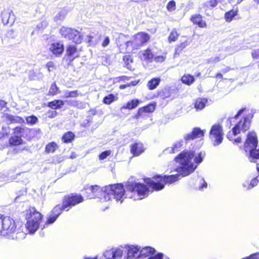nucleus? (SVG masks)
<instances>
[{
    "label": "nucleus",
    "mask_w": 259,
    "mask_h": 259,
    "mask_svg": "<svg viewBox=\"0 0 259 259\" xmlns=\"http://www.w3.org/2000/svg\"><path fill=\"white\" fill-rule=\"evenodd\" d=\"M145 183H132L127 182L125 185L127 196L134 200H142L147 197L153 191L163 189L166 184L170 185L178 181L179 179H144Z\"/></svg>",
    "instance_id": "nucleus-1"
},
{
    "label": "nucleus",
    "mask_w": 259,
    "mask_h": 259,
    "mask_svg": "<svg viewBox=\"0 0 259 259\" xmlns=\"http://www.w3.org/2000/svg\"><path fill=\"white\" fill-rule=\"evenodd\" d=\"M194 153V151L192 150H185L175 158L176 161L181 164V166L176 169V174L170 176L155 175L151 178H178L180 176L184 177L188 176L193 172L198 165L202 161L205 155V152L202 151L198 153L197 155Z\"/></svg>",
    "instance_id": "nucleus-2"
},
{
    "label": "nucleus",
    "mask_w": 259,
    "mask_h": 259,
    "mask_svg": "<svg viewBox=\"0 0 259 259\" xmlns=\"http://www.w3.org/2000/svg\"><path fill=\"white\" fill-rule=\"evenodd\" d=\"M89 199H98L99 201L108 202L112 198L116 201H122L125 194V190L121 183L109 185L101 187L98 185L91 186L87 189Z\"/></svg>",
    "instance_id": "nucleus-3"
},
{
    "label": "nucleus",
    "mask_w": 259,
    "mask_h": 259,
    "mask_svg": "<svg viewBox=\"0 0 259 259\" xmlns=\"http://www.w3.org/2000/svg\"><path fill=\"white\" fill-rule=\"evenodd\" d=\"M244 150L246 153H249L250 161L254 162L259 158V148H257V140L254 132L248 134L244 144Z\"/></svg>",
    "instance_id": "nucleus-4"
},
{
    "label": "nucleus",
    "mask_w": 259,
    "mask_h": 259,
    "mask_svg": "<svg viewBox=\"0 0 259 259\" xmlns=\"http://www.w3.org/2000/svg\"><path fill=\"white\" fill-rule=\"evenodd\" d=\"M42 217L35 208H30L27 211L26 227L30 234H34L38 229Z\"/></svg>",
    "instance_id": "nucleus-5"
},
{
    "label": "nucleus",
    "mask_w": 259,
    "mask_h": 259,
    "mask_svg": "<svg viewBox=\"0 0 259 259\" xmlns=\"http://www.w3.org/2000/svg\"><path fill=\"white\" fill-rule=\"evenodd\" d=\"M16 225L13 219L9 217L0 218V234L8 238H14Z\"/></svg>",
    "instance_id": "nucleus-6"
},
{
    "label": "nucleus",
    "mask_w": 259,
    "mask_h": 259,
    "mask_svg": "<svg viewBox=\"0 0 259 259\" xmlns=\"http://www.w3.org/2000/svg\"><path fill=\"white\" fill-rule=\"evenodd\" d=\"M150 38L149 35L144 32H139L134 35L130 40L125 42L127 51L137 50L146 43Z\"/></svg>",
    "instance_id": "nucleus-7"
},
{
    "label": "nucleus",
    "mask_w": 259,
    "mask_h": 259,
    "mask_svg": "<svg viewBox=\"0 0 259 259\" xmlns=\"http://www.w3.org/2000/svg\"><path fill=\"white\" fill-rule=\"evenodd\" d=\"M253 116V114L251 113L247 114L245 117L240 120L233 128L232 133L229 132L228 133L227 135V138L231 140V136L232 134L235 136L239 133L241 131L245 132L249 129L250 126L251 119L252 118Z\"/></svg>",
    "instance_id": "nucleus-8"
},
{
    "label": "nucleus",
    "mask_w": 259,
    "mask_h": 259,
    "mask_svg": "<svg viewBox=\"0 0 259 259\" xmlns=\"http://www.w3.org/2000/svg\"><path fill=\"white\" fill-rule=\"evenodd\" d=\"M60 33L64 37L72 40L75 44H80L82 40L80 32L75 29L62 27Z\"/></svg>",
    "instance_id": "nucleus-9"
},
{
    "label": "nucleus",
    "mask_w": 259,
    "mask_h": 259,
    "mask_svg": "<svg viewBox=\"0 0 259 259\" xmlns=\"http://www.w3.org/2000/svg\"><path fill=\"white\" fill-rule=\"evenodd\" d=\"M83 200V198L80 195L70 194L64 197L61 206L64 210L68 211L72 206L82 202Z\"/></svg>",
    "instance_id": "nucleus-10"
},
{
    "label": "nucleus",
    "mask_w": 259,
    "mask_h": 259,
    "mask_svg": "<svg viewBox=\"0 0 259 259\" xmlns=\"http://www.w3.org/2000/svg\"><path fill=\"white\" fill-rule=\"evenodd\" d=\"M223 129L220 124H215L213 125L209 132V137L212 141L213 142V145H220L223 139Z\"/></svg>",
    "instance_id": "nucleus-11"
},
{
    "label": "nucleus",
    "mask_w": 259,
    "mask_h": 259,
    "mask_svg": "<svg viewBox=\"0 0 259 259\" xmlns=\"http://www.w3.org/2000/svg\"><path fill=\"white\" fill-rule=\"evenodd\" d=\"M124 251V246H120L118 248H113L106 250L104 253V256L106 259H119Z\"/></svg>",
    "instance_id": "nucleus-12"
},
{
    "label": "nucleus",
    "mask_w": 259,
    "mask_h": 259,
    "mask_svg": "<svg viewBox=\"0 0 259 259\" xmlns=\"http://www.w3.org/2000/svg\"><path fill=\"white\" fill-rule=\"evenodd\" d=\"M64 210L60 205L55 206L52 211L48 214L46 225L53 224L61 214L62 211Z\"/></svg>",
    "instance_id": "nucleus-13"
},
{
    "label": "nucleus",
    "mask_w": 259,
    "mask_h": 259,
    "mask_svg": "<svg viewBox=\"0 0 259 259\" xmlns=\"http://www.w3.org/2000/svg\"><path fill=\"white\" fill-rule=\"evenodd\" d=\"M124 246V251L126 252V258H135L138 259V256L140 252L141 247L138 245H125Z\"/></svg>",
    "instance_id": "nucleus-14"
},
{
    "label": "nucleus",
    "mask_w": 259,
    "mask_h": 259,
    "mask_svg": "<svg viewBox=\"0 0 259 259\" xmlns=\"http://www.w3.org/2000/svg\"><path fill=\"white\" fill-rule=\"evenodd\" d=\"M156 252L155 249L150 246L141 247L138 259H149V257Z\"/></svg>",
    "instance_id": "nucleus-15"
},
{
    "label": "nucleus",
    "mask_w": 259,
    "mask_h": 259,
    "mask_svg": "<svg viewBox=\"0 0 259 259\" xmlns=\"http://www.w3.org/2000/svg\"><path fill=\"white\" fill-rule=\"evenodd\" d=\"M2 20L4 25L12 24L15 20V16L10 10H6L2 13Z\"/></svg>",
    "instance_id": "nucleus-16"
},
{
    "label": "nucleus",
    "mask_w": 259,
    "mask_h": 259,
    "mask_svg": "<svg viewBox=\"0 0 259 259\" xmlns=\"http://www.w3.org/2000/svg\"><path fill=\"white\" fill-rule=\"evenodd\" d=\"M204 136V131L199 127H195L193 128L191 133L185 135L184 139L186 142L190 140H194L195 138H201Z\"/></svg>",
    "instance_id": "nucleus-17"
},
{
    "label": "nucleus",
    "mask_w": 259,
    "mask_h": 259,
    "mask_svg": "<svg viewBox=\"0 0 259 259\" xmlns=\"http://www.w3.org/2000/svg\"><path fill=\"white\" fill-rule=\"evenodd\" d=\"M189 184L192 188L199 190H203L204 188H206L207 186L204 179H191Z\"/></svg>",
    "instance_id": "nucleus-18"
},
{
    "label": "nucleus",
    "mask_w": 259,
    "mask_h": 259,
    "mask_svg": "<svg viewBox=\"0 0 259 259\" xmlns=\"http://www.w3.org/2000/svg\"><path fill=\"white\" fill-rule=\"evenodd\" d=\"M49 49L54 55L58 56L63 53L64 46L63 44L59 42L53 43L51 44Z\"/></svg>",
    "instance_id": "nucleus-19"
},
{
    "label": "nucleus",
    "mask_w": 259,
    "mask_h": 259,
    "mask_svg": "<svg viewBox=\"0 0 259 259\" xmlns=\"http://www.w3.org/2000/svg\"><path fill=\"white\" fill-rule=\"evenodd\" d=\"M155 108V106L153 104H150L147 106L142 107L139 109L136 117L138 118L141 116H143V114L144 113L152 112L154 111Z\"/></svg>",
    "instance_id": "nucleus-20"
},
{
    "label": "nucleus",
    "mask_w": 259,
    "mask_h": 259,
    "mask_svg": "<svg viewBox=\"0 0 259 259\" xmlns=\"http://www.w3.org/2000/svg\"><path fill=\"white\" fill-rule=\"evenodd\" d=\"M131 151L134 156H139L144 151L143 145L141 143H135L132 145Z\"/></svg>",
    "instance_id": "nucleus-21"
},
{
    "label": "nucleus",
    "mask_w": 259,
    "mask_h": 259,
    "mask_svg": "<svg viewBox=\"0 0 259 259\" xmlns=\"http://www.w3.org/2000/svg\"><path fill=\"white\" fill-rule=\"evenodd\" d=\"M66 55L70 59L73 60L74 58L78 57L77 49L74 45H69L66 48Z\"/></svg>",
    "instance_id": "nucleus-22"
},
{
    "label": "nucleus",
    "mask_w": 259,
    "mask_h": 259,
    "mask_svg": "<svg viewBox=\"0 0 259 259\" xmlns=\"http://www.w3.org/2000/svg\"><path fill=\"white\" fill-rule=\"evenodd\" d=\"M258 179H244L242 182V186L244 189H250L257 185Z\"/></svg>",
    "instance_id": "nucleus-23"
},
{
    "label": "nucleus",
    "mask_w": 259,
    "mask_h": 259,
    "mask_svg": "<svg viewBox=\"0 0 259 259\" xmlns=\"http://www.w3.org/2000/svg\"><path fill=\"white\" fill-rule=\"evenodd\" d=\"M191 20L194 24L198 25L200 27L203 28L206 26L205 22L203 21L202 16L200 14L192 16Z\"/></svg>",
    "instance_id": "nucleus-24"
},
{
    "label": "nucleus",
    "mask_w": 259,
    "mask_h": 259,
    "mask_svg": "<svg viewBox=\"0 0 259 259\" xmlns=\"http://www.w3.org/2000/svg\"><path fill=\"white\" fill-rule=\"evenodd\" d=\"M4 116L7 120L9 121L11 123H14V122L19 123H25V120L23 118L19 117V116H13V115H12L11 114H7V113L5 114L4 115Z\"/></svg>",
    "instance_id": "nucleus-25"
},
{
    "label": "nucleus",
    "mask_w": 259,
    "mask_h": 259,
    "mask_svg": "<svg viewBox=\"0 0 259 259\" xmlns=\"http://www.w3.org/2000/svg\"><path fill=\"white\" fill-rule=\"evenodd\" d=\"M64 105V101L61 100H55L48 103V106L53 109H60Z\"/></svg>",
    "instance_id": "nucleus-26"
},
{
    "label": "nucleus",
    "mask_w": 259,
    "mask_h": 259,
    "mask_svg": "<svg viewBox=\"0 0 259 259\" xmlns=\"http://www.w3.org/2000/svg\"><path fill=\"white\" fill-rule=\"evenodd\" d=\"M182 141L176 142L171 148H167L164 150L166 153H173L177 151L183 145Z\"/></svg>",
    "instance_id": "nucleus-27"
},
{
    "label": "nucleus",
    "mask_w": 259,
    "mask_h": 259,
    "mask_svg": "<svg viewBox=\"0 0 259 259\" xmlns=\"http://www.w3.org/2000/svg\"><path fill=\"white\" fill-rule=\"evenodd\" d=\"M139 103V101L137 99L132 100L128 102L125 105L122 106L121 108V110L124 109H128L131 110L137 107Z\"/></svg>",
    "instance_id": "nucleus-28"
},
{
    "label": "nucleus",
    "mask_w": 259,
    "mask_h": 259,
    "mask_svg": "<svg viewBox=\"0 0 259 259\" xmlns=\"http://www.w3.org/2000/svg\"><path fill=\"white\" fill-rule=\"evenodd\" d=\"M207 102V100L205 98L197 99L195 103V108L197 110H202L205 107Z\"/></svg>",
    "instance_id": "nucleus-29"
},
{
    "label": "nucleus",
    "mask_w": 259,
    "mask_h": 259,
    "mask_svg": "<svg viewBox=\"0 0 259 259\" xmlns=\"http://www.w3.org/2000/svg\"><path fill=\"white\" fill-rule=\"evenodd\" d=\"M238 11V9L236 8L226 12L225 15L226 21L231 22L233 18L237 15Z\"/></svg>",
    "instance_id": "nucleus-30"
},
{
    "label": "nucleus",
    "mask_w": 259,
    "mask_h": 259,
    "mask_svg": "<svg viewBox=\"0 0 259 259\" xmlns=\"http://www.w3.org/2000/svg\"><path fill=\"white\" fill-rule=\"evenodd\" d=\"M160 82V79L159 78H153L148 81L147 87L150 90H154L159 84Z\"/></svg>",
    "instance_id": "nucleus-31"
},
{
    "label": "nucleus",
    "mask_w": 259,
    "mask_h": 259,
    "mask_svg": "<svg viewBox=\"0 0 259 259\" xmlns=\"http://www.w3.org/2000/svg\"><path fill=\"white\" fill-rule=\"evenodd\" d=\"M9 143L11 145L18 146L22 143V140L20 137L14 135L10 138Z\"/></svg>",
    "instance_id": "nucleus-32"
},
{
    "label": "nucleus",
    "mask_w": 259,
    "mask_h": 259,
    "mask_svg": "<svg viewBox=\"0 0 259 259\" xmlns=\"http://www.w3.org/2000/svg\"><path fill=\"white\" fill-rule=\"evenodd\" d=\"M118 97L113 94H110L105 96L103 99V102L106 104H110L113 102L117 100Z\"/></svg>",
    "instance_id": "nucleus-33"
},
{
    "label": "nucleus",
    "mask_w": 259,
    "mask_h": 259,
    "mask_svg": "<svg viewBox=\"0 0 259 259\" xmlns=\"http://www.w3.org/2000/svg\"><path fill=\"white\" fill-rule=\"evenodd\" d=\"M74 134L71 132H68L63 136L62 140L64 143H67L71 142L74 139Z\"/></svg>",
    "instance_id": "nucleus-34"
},
{
    "label": "nucleus",
    "mask_w": 259,
    "mask_h": 259,
    "mask_svg": "<svg viewBox=\"0 0 259 259\" xmlns=\"http://www.w3.org/2000/svg\"><path fill=\"white\" fill-rule=\"evenodd\" d=\"M79 94L77 90L73 91H66L64 92V95L63 96V98H75L78 97Z\"/></svg>",
    "instance_id": "nucleus-35"
},
{
    "label": "nucleus",
    "mask_w": 259,
    "mask_h": 259,
    "mask_svg": "<svg viewBox=\"0 0 259 259\" xmlns=\"http://www.w3.org/2000/svg\"><path fill=\"white\" fill-rule=\"evenodd\" d=\"M182 81L186 84L190 85L194 81V78L190 75H184L182 77Z\"/></svg>",
    "instance_id": "nucleus-36"
},
{
    "label": "nucleus",
    "mask_w": 259,
    "mask_h": 259,
    "mask_svg": "<svg viewBox=\"0 0 259 259\" xmlns=\"http://www.w3.org/2000/svg\"><path fill=\"white\" fill-rule=\"evenodd\" d=\"M25 120L26 123L29 125L35 124L38 121L37 117L34 115H31L26 117Z\"/></svg>",
    "instance_id": "nucleus-37"
},
{
    "label": "nucleus",
    "mask_w": 259,
    "mask_h": 259,
    "mask_svg": "<svg viewBox=\"0 0 259 259\" xmlns=\"http://www.w3.org/2000/svg\"><path fill=\"white\" fill-rule=\"evenodd\" d=\"M178 36L179 34L177 30L175 29H173L170 33L168 38L169 42L170 43L172 41H175L177 39Z\"/></svg>",
    "instance_id": "nucleus-38"
},
{
    "label": "nucleus",
    "mask_w": 259,
    "mask_h": 259,
    "mask_svg": "<svg viewBox=\"0 0 259 259\" xmlns=\"http://www.w3.org/2000/svg\"><path fill=\"white\" fill-rule=\"evenodd\" d=\"M218 2V0H210L204 3L203 6L206 8L212 9L217 6Z\"/></svg>",
    "instance_id": "nucleus-39"
},
{
    "label": "nucleus",
    "mask_w": 259,
    "mask_h": 259,
    "mask_svg": "<svg viewBox=\"0 0 259 259\" xmlns=\"http://www.w3.org/2000/svg\"><path fill=\"white\" fill-rule=\"evenodd\" d=\"M57 148V145L54 142H52L46 146V151L47 153L54 152Z\"/></svg>",
    "instance_id": "nucleus-40"
},
{
    "label": "nucleus",
    "mask_w": 259,
    "mask_h": 259,
    "mask_svg": "<svg viewBox=\"0 0 259 259\" xmlns=\"http://www.w3.org/2000/svg\"><path fill=\"white\" fill-rule=\"evenodd\" d=\"M143 54L145 60L151 61L153 58V55L152 53L151 50L149 49H147L146 50L144 51Z\"/></svg>",
    "instance_id": "nucleus-41"
},
{
    "label": "nucleus",
    "mask_w": 259,
    "mask_h": 259,
    "mask_svg": "<svg viewBox=\"0 0 259 259\" xmlns=\"http://www.w3.org/2000/svg\"><path fill=\"white\" fill-rule=\"evenodd\" d=\"M59 93V88L57 87L56 84L54 82L51 86L49 90V94L51 95H55Z\"/></svg>",
    "instance_id": "nucleus-42"
},
{
    "label": "nucleus",
    "mask_w": 259,
    "mask_h": 259,
    "mask_svg": "<svg viewBox=\"0 0 259 259\" xmlns=\"http://www.w3.org/2000/svg\"><path fill=\"white\" fill-rule=\"evenodd\" d=\"M225 58V56H219L212 57L208 59L207 62L209 64L216 63Z\"/></svg>",
    "instance_id": "nucleus-43"
},
{
    "label": "nucleus",
    "mask_w": 259,
    "mask_h": 259,
    "mask_svg": "<svg viewBox=\"0 0 259 259\" xmlns=\"http://www.w3.org/2000/svg\"><path fill=\"white\" fill-rule=\"evenodd\" d=\"M24 131L25 129L23 127L18 126L14 129V134L15 136L20 137V138H21L23 135Z\"/></svg>",
    "instance_id": "nucleus-44"
},
{
    "label": "nucleus",
    "mask_w": 259,
    "mask_h": 259,
    "mask_svg": "<svg viewBox=\"0 0 259 259\" xmlns=\"http://www.w3.org/2000/svg\"><path fill=\"white\" fill-rule=\"evenodd\" d=\"M48 25V22L46 20H42L36 25L37 29L41 30L45 29Z\"/></svg>",
    "instance_id": "nucleus-45"
},
{
    "label": "nucleus",
    "mask_w": 259,
    "mask_h": 259,
    "mask_svg": "<svg viewBox=\"0 0 259 259\" xmlns=\"http://www.w3.org/2000/svg\"><path fill=\"white\" fill-rule=\"evenodd\" d=\"M111 152L110 150H107L102 152L99 155V159L100 160L105 159L111 154Z\"/></svg>",
    "instance_id": "nucleus-46"
},
{
    "label": "nucleus",
    "mask_w": 259,
    "mask_h": 259,
    "mask_svg": "<svg viewBox=\"0 0 259 259\" xmlns=\"http://www.w3.org/2000/svg\"><path fill=\"white\" fill-rule=\"evenodd\" d=\"M123 60L124 61L127 68L129 67L128 65L130 64V63L133 62V60H132L131 56L129 55H125L123 57Z\"/></svg>",
    "instance_id": "nucleus-47"
},
{
    "label": "nucleus",
    "mask_w": 259,
    "mask_h": 259,
    "mask_svg": "<svg viewBox=\"0 0 259 259\" xmlns=\"http://www.w3.org/2000/svg\"><path fill=\"white\" fill-rule=\"evenodd\" d=\"M175 7L176 3L174 1H170L167 5V9L169 11L174 10L175 9Z\"/></svg>",
    "instance_id": "nucleus-48"
},
{
    "label": "nucleus",
    "mask_w": 259,
    "mask_h": 259,
    "mask_svg": "<svg viewBox=\"0 0 259 259\" xmlns=\"http://www.w3.org/2000/svg\"><path fill=\"white\" fill-rule=\"evenodd\" d=\"M187 46V44L185 43H182L180 46H178L175 49V54H179L180 52L184 49Z\"/></svg>",
    "instance_id": "nucleus-49"
},
{
    "label": "nucleus",
    "mask_w": 259,
    "mask_h": 259,
    "mask_svg": "<svg viewBox=\"0 0 259 259\" xmlns=\"http://www.w3.org/2000/svg\"><path fill=\"white\" fill-rule=\"evenodd\" d=\"M46 114L48 117L53 118L57 116V113L56 111L50 110L47 112Z\"/></svg>",
    "instance_id": "nucleus-50"
},
{
    "label": "nucleus",
    "mask_w": 259,
    "mask_h": 259,
    "mask_svg": "<svg viewBox=\"0 0 259 259\" xmlns=\"http://www.w3.org/2000/svg\"><path fill=\"white\" fill-rule=\"evenodd\" d=\"M244 258V259H259V252L252 253L249 256Z\"/></svg>",
    "instance_id": "nucleus-51"
},
{
    "label": "nucleus",
    "mask_w": 259,
    "mask_h": 259,
    "mask_svg": "<svg viewBox=\"0 0 259 259\" xmlns=\"http://www.w3.org/2000/svg\"><path fill=\"white\" fill-rule=\"evenodd\" d=\"M66 14L64 12H61L59 13L55 17L56 20H61L63 19L65 16Z\"/></svg>",
    "instance_id": "nucleus-52"
},
{
    "label": "nucleus",
    "mask_w": 259,
    "mask_h": 259,
    "mask_svg": "<svg viewBox=\"0 0 259 259\" xmlns=\"http://www.w3.org/2000/svg\"><path fill=\"white\" fill-rule=\"evenodd\" d=\"M74 107L79 109H83L85 107V104L79 101H77Z\"/></svg>",
    "instance_id": "nucleus-53"
},
{
    "label": "nucleus",
    "mask_w": 259,
    "mask_h": 259,
    "mask_svg": "<svg viewBox=\"0 0 259 259\" xmlns=\"http://www.w3.org/2000/svg\"><path fill=\"white\" fill-rule=\"evenodd\" d=\"M77 101L75 100H66L64 101V103L66 102L68 105L74 107Z\"/></svg>",
    "instance_id": "nucleus-54"
},
{
    "label": "nucleus",
    "mask_w": 259,
    "mask_h": 259,
    "mask_svg": "<svg viewBox=\"0 0 259 259\" xmlns=\"http://www.w3.org/2000/svg\"><path fill=\"white\" fill-rule=\"evenodd\" d=\"M252 57L254 59H257L259 58V50H256L252 52Z\"/></svg>",
    "instance_id": "nucleus-55"
},
{
    "label": "nucleus",
    "mask_w": 259,
    "mask_h": 259,
    "mask_svg": "<svg viewBox=\"0 0 259 259\" xmlns=\"http://www.w3.org/2000/svg\"><path fill=\"white\" fill-rule=\"evenodd\" d=\"M110 42V39L108 37H106L104 40V41L102 42V46L103 47H107Z\"/></svg>",
    "instance_id": "nucleus-56"
},
{
    "label": "nucleus",
    "mask_w": 259,
    "mask_h": 259,
    "mask_svg": "<svg viewBox=\"0 0 259 259\" xmlns=\"http://www.w3.org/2000/svg\"><path fill=\"white\" fill-rule=\"evenodd\" d=\"M7 103L4 100H0V111H3V109L6 107Z\"/></svg>",
    "instance_id": "nucleus-57"
},
{
    "label": "nucleus",
    "mask_w": 259,
    "mask_h": 259,
    "mask_svg": "<svg viewBox=\"0 0 259 259\" xmlns=\"http://www.w3.org/2000/svg\"><path fill=\"white\" fill-rule=\"evenodd\" d=\"M164 57L162 56H157L155 58L154 61L156 62H162L164 61Z\"/></svg>",
    "instance_id": "nucleus-58"
},
{
    "label": "nucleus",
    "mask_w": 259,
    "mask_h": 259,
    "mask_svg": "<svg viewBox=\"0 0 259 259\" xmlns=\"http://www.w3.org/2000/svg\"><path fill=\"white\" fill-rule=\"evenodd\" d=\"M47 67L48 68L49 71L50 72L52 71V69H53L54 67V64L53 62H49L46 65Z\"/></svg>",
    "instance_id": "nucleus-59"
},
{
    "label": "nucleus",
    "mask_w": 259,
    "mask_h": 259,
    "mask_svg": "<svg viewBox=\"0 0 259 259\" xmlns=\"http://www.w3.org/2000/svg\"><path fill=\"white\" fill-rule=\"evenodd\" d=\"M245 108H242L240 109L237 114L235 115L234 118H237L245 110Z\"/></svg>",
    "instance_id": "nucleus-60"
},
{
    "label": "nucleus",
    "mask_w": 259,
    "mask_h": 259,
    "mask_svg": "<svg viewBox=\"0 0 259 259\" xmlns=\"http://www.w3.org/2000/svg\"><path fill=\"white\" fill-rule=\"evenodd\" d=\"M138 81H132L130 83H128V84H130V86L131 85H132V86H135L136 85L137 83H138Z\"/></svg>",
    "instance_id": "nucleus-61"
},
{
    "label": "nucleus",
    "mask_w": 259,
    "mask_h": 259,
    "mask_svg": "<svg viewBox=\"0 0 259 259\" xmlns=\"http://www.w3.org/2000/svg\"><path fill=\"white\" fill-rule=\"evenodd\" d=\"M130 84H122L120 86V89H125L126 87H130Z\"/></svg>",
    "instance_id": "nucleus-62"
},
{
    "label": "nucleus",
    "mask_w": 259,
    "mask_h": 259,
    "mask_svg": "<svg viewBox=\"0 0 259 259\" xmlns=\"http://www.w3.org/2000/svg\"><path fill=\"white\" fill-rule=\"evenodd\" d=\"M241 139L240 138H237L234 140V141L236 143H239L241 142Z\"/></svg>",
    "instance_id": "nucleus-63"
},
{
    "label": "nucleus",
    "mask_w": 259,
    "mask_h": 259,
    "mask_svg": "<svg viewBox=\"0 0 259 259\" xmlns=\"http://www.w3.org/2000/svg\"><path fill=\"white\" fill-rule=\"evenodd\" d=\"M215 77L217 78H223V75L221 73H218L216 74V76Z\"/></svg>",
    "instance_id": "nucleus-64"
}]
</instances>
